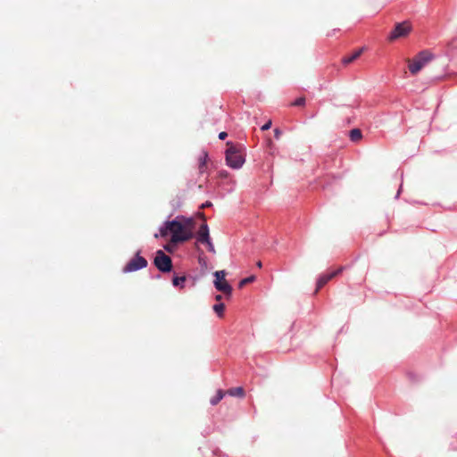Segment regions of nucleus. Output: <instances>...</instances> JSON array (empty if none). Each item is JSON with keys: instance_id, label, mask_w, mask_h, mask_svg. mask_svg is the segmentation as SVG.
<instances>
[{"instance_id": "9b49d317", "label": "nucleus", "mask_w": 457, "mask_h": 457, "mask_svg": "<svg viewBox=\"0 0 457 457\" xmlns=\"http://www.w3.org/2000/svg\"><path fill=\"white\" fill-rule=\"evenodd\" d=\"M361 53H362V48L357 50L356 52H354L351 55H349L347 57H345L343 59V62L345 64H348V63L353 62L354 60H356L361 54Z\"/></svg>"}, {"instance_id": "412c9836", "label": "nucleus", "mask_w": 457, "mask_h": 457, "mask_svg": "<svg viewBox=\"0 0 457 457\" xmlns=\"http://www.w3.org/2000/svg\"><path fill=\"white\" fill-rule=\"evenodd\" d=\"M212 205V202L210 201H206L205 203H204L202 205H201V208H207V207H211Z\"/></svg>"}, {"instance_id": "39448f33", "label": "nucleus", "mask_w": 457, "mask_h": 457, "mask_svg": "<svg viewBox=\"0 0 457 457\" xmlns=\"http://www.w3.org/2000/svg\"><path fill=\"white\" fill-rule=\"evenodd\" d=\"M147 266V261L145 258L140 255L138 251L136 255L124 266L123 272L129 273L142 270Z\"/></svg>"}, {"instance_id": "f257e3e1", "label": "nucleus", "mask_w": 457, "mask_h": 457, "mask_svg": "<svg viewBox=\"0 0 457 457\" xmlns=\"http://www.w3.org/2000/svg\"><path fill=\"white\" fill-rule=\"evenodd\" d=\"M179 218L182 219L183 217H177L173 220L165 221L160 227L159 233L154 234V237H165L170 234V241L174 244L189 240L193 236L191 228L187 225L190 220L182 222L179 220Z\"/></svg>"}, {"instance_id": "9d476101", "label": "nucleus", "mask_w": 457, "mask_h": 457, "mask_svg": "<svg viewBox=\"0 0 457 457\" xmlns=\"http://www.w3.org/2000/svg\"><path fill=\"white\" fill-rule=\"evenodd\" d=\"M226 394L235 397H243L245 395L244 389L241 386L230 388L226 392Z\"/></svg>"}, {"instance_id": "2eb2a0df", "label": "nucleus", "mask_w": 457, "mask_h": 457, "mask_svg": "<svg viewBox=\"0 0 457 457\" xmlns=\"http://www.w3.org/2000/svg\"><path fill=\"white\" fill-rule=\"evenodd\" d=\"M224 309H225L224 303H217V304L213 305V311L217 313V315L219 317L223 316Z\"/></svg>"}, {"instance_id": "dca6fc26", "label": "nucleus", "mask_w": 457, "mask_h": 457, "mask_svg": "<svg viewBox=\"0 0 457 457\" xmlns=\"http://www.w3.org/2000/svg\"><path fill=\"white\" fill-rule=\"evenodd\" d=\"M255 279V277L254 276H250V277H247L244 279H242L239 283V286L240 287H243L244 285L245 284H248V283H251L253 282V280Z\"/></svg>"}, {"instance_id": "a878e982", "label": "nucleus", "mask_w": 457, "mask_h": 457, "mask_svg": "<svg viewBox=\"0 0 457 457\" xmlns=\"http://www.w3.org/2000/svg\"><path fill=\"white\" fill-rule=\"evenodd\" d=\"M399 195H400V189L398 190V192H397V194H396L395 197H396V198H398V197H399Z\"/></svg>"}, {"instance_id": "4be33fe9", "label": "nucleus", "mask_w": 457, "mask_h": 457, "mask_svg": "<svg viewBox=\"0 0 457 457\" xmlns=\"http://www.w3.org/2000/svg\"><path fill=\"white\" fill-rule=\"evenodd\" d=\"M228 134L225 131L220 132L219 138L223 140L227 137Z\"/></svg>"}, {"instance_id": "f03ea898", "label": "nucleus", "mask_w": 457, "mask_h": 457, "mask_svg": "<svg viewBox=\"0 0 457 457\" xmlns=\"http://www.w3.org/2000/svg\"><path fill=\"white\" fill-rule=\"evenodd\" d=\"M227 145H228L225 153L227 165L235 170L240 169L245 162L244 154L231 142H228Z\"/></svg>"}, {"instance_id": "f8f14e48", "label": "nucleus", "mask_w": 457, "mask_h": 457, "mask_svg": "<svg viewBox=\"0 0 457 457\" xmlns=\"http://www.w3.org/2000/svg\"><path fill=\"white\" fill-rule=\"evenodd\" d=\"M226 393H224L222 390H218L215 396L211 398L210 403L212 405H216L225 395Z\"/></svg>"}, {"instance_id": "aec40b11", "label": "nucleus", "mask_w": 457, "mask_h": 457, "mask_svg": "<svg viewBox=\"0 0 457 457\" xmlns=\"http://www.w3.org/2000/svg\"><path fill=\"white\" fill-rule=\"evenodd\" d=\"M280 135H281V131L278 129H274V137H276V139H278Z\"/></svg>"}, {"instance_id": "5701e85b", "label": "nucleus", "mask_w": 457, "mask_h": 457, "mask_svg": "<svg viewBox=\"0 0 457 457\" xmlns=\"http://www.w3.org/2000/svg\"><path fill=\"white\" fill-rule=\"evenodd\" d=\"M215 298L217 301H220L222 296L220 295H217Z\"/></svg>"}, {"instance_id": "393cba45", "label": "nucleus", "mask_w": 457, "mask_h": 457, "mask_svg": "<svg viewBox=\"0 0 457 457\" xmlns=\"http://www.w3.org/2000/svg\"><path fill=\"white\" fill-rule=\"evenodd\" d=\"M257 266H258L259 268H261V267H262V262H257Z\"/></svg>"}, {"instance_id": "20e7f679", "label": "nucleus", "mask_w": 457, "mask_h": 457, "mask_svg": "<svg viewBox=\"0 0 457 457\" xmlns=\"http://www.w3.org/2000/svg\"><path fill=\"white\" fill-rule=\"evenodd\" d=\"M154 264L161 272H170L172 268L170 257L165 254L162 250L156 252Z\"/></svg>"}, {"instance_id": "a211bd4d", "label": "nucleus", "mask_w": 457, "mask_h": 457, "mask_svg": "<svg viewBox=\"0 0 457 457\" xmlns=\"http://www.w3.org/2000/svg\"><path fill=\"white\" fill-rule=\"evenodd\" d=\"M204 244L207 245V248H208L209 252H211L212 253H215V248H214V245H213V244L212 242V239L208 240Z\"/></svg>"}, {"instance_id": "4468645a", "label": "nucleus", "mask_w": 457, "mask_h": 457, "mask_svg": "<svg viewBox=\"0 0 457 457\" xmlns=\"http://www.w3.org/2000/svg\"><path fill=\"white\" fill-rule=\"evenodd\" d=\"M349 136L352 141H357L361 137V131L359 129H353L350 131Z\"/></svg>"}, {"instance_id": "6e6552de", "label": "nucleus", "mask_w": 457, "mask_h": 457, "mask_svg": "<svg viewBox=\"0 0 457 457\" xmlns=\"http://www.w3.org/2000/svg\"><path fill=\"white\" fill-rule=\"evenodd\" d=\"M343 268L340 267L336 270L328 271L327 273H324L320 275L317 280V290L320 289L322 287H324L330 279H332L334 277H336L337 274L342 272Z\"/></svg>"}, {"instance_id": "ddd939ff", "label": "nucleus", "mask_w": 457, "mask_h": 457, "mask_svg": "<svg viewBox=\"0 0 457 457\" xmlns=\"http://www.w3.org/2000/svg\"><path fill=\"white\" fill-rule=\"evenodd\" d=\"M185 281H186L185 276H181V277L175 276L172 279V284L174 287H179L180 288H183Z\"/></svg>"}, {"instance_id": "6ab92c4d", "label": "nucleus", "mask_w": 457, "mask_h": 457, "mask_svg": "<svg viewBox=\"0 0 457 457\" xmlns=\"http://www.w3.org/2000/svg\"><path fill=\"white\" fill-rule=\"evenodd\" d=\"M271 124H272V121L270 120H269L265 124H263L261 128L262 130H268L270 129L271 127Z\"/></svg>"}, {"instance_id": "0eeeda50", "label": "nucleus", "mask_w": 457, "mask_h": 457, "mask_svg": "<svg viewBox=\"0 0 457 457\" xmlns=\"http://www.w3.org/2000/svg\"><path fill=\"white\" fill-rule=\"evenodd\" d=\"M411 30V26L407 22L398 23L390 34V39H396L406 36Z\"/></svg>"}, {"instance_id": "7ed1b4c3", "label": "nucleus", "mask_w": 457, "mask_h": 457, "mask_svg": "<svg viewBox=\"0 0 457 457\" xmlns=\"http://www.w3.org/2000/svg\"><path fill=\"white\" fill-rule=\"evenodd\" d=\"M434 55L428 51L420 52L410 62L409 71L411 74H417L423 67H425Z\"/></svg>"}, {"instance_id": "b1692460", "label": "nucleus", "mask_w": 457, "mask_h": 457, "mask_svg": "<svg viewBox=\"0 0 457 457\" xmlns=\"http://www.w3.org/2000/svg\"><path fill=\"white\" fill-rule=\"evenodd\" d=\"M164 249H165L166 251H169V252L170 251V246H169V245H165V246H164Z\"/></svg>"}, {"instance_id": "1a4fd4ad", "label": "nucleus", "mask_w": 457, "mask_h": 457, "mask_svg": "<svg viewBox=\"0 0 457 457\" xmlns=\"http://www.w3.org/2000/svg\"><path fill=\"white\" fill-rule=\"evenodd\" d=\"M210 239L209 227L206 223H203L196 233V240L198 243L204 244Z\"/></svg>"}, {"instance_id": "423d86ee", "label": "nucleus", "mask_w": 457, "mask_h": 457, "mask_svg": "<svg viewBox=\"0 0 457 457\" xmlns=\"http://www.w3.org/2000/svg\"><path fill=\"white\" fill-rule=\"evenodd\" d=\"M214 287L218 291L223 292L225 295H231L232 287L225 280V271L217 270L214 272Z\"/></svg>"}, {"instance_id": "f3484780", "label": "nucleus", "mask_w": 457, "mask_h": 457, "mask_svg": "<svg viewBox=\"0 0 457 457\" xmlns=\"http://www.w3.org/2000/svg\"><path fill=\"white\" fill-rule=\"evenodd\" d=\"M304 104H305V98L299 97V98L295 99L292 104L295 106H301V105H303Z\"/></svg>"}]
</instances>
